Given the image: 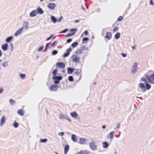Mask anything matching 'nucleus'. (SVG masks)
<instances>
[{
    "label": "nucleus",
    "mask_w": 154,
    "mask_h": 154,
    "mask_svg": "<svg viewBox=\"0 0 154 154\" xmlns=\"http://www.w3.org/2000/svg\"><path fill=\"white\" fill-rule=\"evenodd\" d=\"M145 78L147 79L148 82L151 84H154V73L152 75H149L147 73H146L145 75Z\"/></svg>",
    "instance_id": "nucleus-1"
},
{
    "label": "nucleus",
    "mask_w": 154,
    "mask_h": 154,
    "mask_svg": "<svg viewBox=\"0 0 154 154\" xmlns=\"http://www.w3.org/2000/svg\"><path fill=\"white\" fill-rule=\"evenodd\" d=\"M75 76L77 81L80 80L82 77V72L80 70L77 69L74 72Z\"/></svg>",
    "instance_id": "nucleus-2"
},
{
    "label": "nucleus",
    "mask_w": 154,
    "mask_h": 154,
    "mask_svg": "<svg viewBox=\"0 0 154 154\" xmlns=\"http://www.w3.org/2000/svg\"><path fill=\"white\" fill-rule=\"evenodd\" d=\"M72 61L75 63L80 62V57L76 55H73L71 57Z\"/></svg>",
    "instance_id": "nucleus-3"
},
{
    "label": "nucleus",
    "mask_w": 154,
    "mask_h": 154,
    "mask_svg": "<svg viewBox=\"0 0 154 154\" xmlns=\"http://www.w3.org/2000/svg\"><path fill=\"white\" fill-rule=\"evenodd\" d=\"M141 80L142 81L144 82V83H145L146 88L147 90L151 88V85L147 83V80L145 78L142 77L141 79Z\"/></svg>",
    "instance_id": "nucleus-4"
},
{
    "label": "nucleus",
    "mask_w": 154,
    "mask_h": 154,
    "mask_svg": "<svg viewBox=\"0 0 154 154\" xmlns=\"http://www.w3.org/2000/svg\"><path fill=\"white\" fill-rule=\"evenodd\" d=\"M90 147L92 150H95L96 149L97 146L95 145V143L94 142H91L90 143Z\"/></svg>",
    "instance_id": "nucleus-5"
},
{
    "label": "nucleus",
    "mask_w": 154,
    "mask_h": 154,
    "mask_svg": "<svg viewBox=\"0 0 154 154\" xmlns=\"http://www.w3.org/2000/svg\"><path fill=\"white\" fill-rule=\"evenodd\" d=\"M76 30V29H71L70 30V31L71 32H72L71 33H69L65 35V37H68L69 36H72L74 35L75 33V32Z\"/></svg>",
    "instance_id": "nucleus-6"
},
{
    "label": "nucleus",
    "mask_w": 154,
    "mask_h": 154,
    "mask_svg": "<svg viewBox=\"0 0 154 154\" xmlns=\"http://www.w3.org/2000/svg\"><path fill=\"white\" fill-rule=\"evenodd\" d=\"M65 67V64L63 62H58L56 64L57 68H60L61 69H63Z\"/></svg>",
    "instance_id": "nucleus-7"
},
{
    "label": "nucleus",
    "mask_w": 154,
    "mask_h": 154,
    "mask_svg": "<svg viewBox=\"0 0 154 154\" xmlns=\"http://www.w3.org/2000/svg\"><path fill=\"white\" fill-rule=\"evenodd\" d=\"M85 50V47L84 46L82 47L79 49L77 50L75 52L76 54L79 55L83 53L84 51Z\"/></svg>",
    "instance_id": "nucleus-8"
},
{
    "label": "nucleus",
    "mask_w": 154,
    "mask_h": 154,
    "mask_svg": "<svg viewBox=\"0 0 154 154\" xmlns=\"http://www.w3.org/2000/svg\"><path fill=\"white\" fill-rule=\"evenodd\" d=\"M58 86L56 85H52L50 88V89L51 91H55L57 90Z\"/></svg>",
    "instance_id": "nucleus-9"
},
{
    "label": "nucleus",
    "mask_w": 154,
    "mask_h": 154,
    "mask_svg": "<svg viewBox=\"0 0 154 154\" xmlns=\"http://www.w3.org/2000/svg\"><path fill=\"white\" fill-rule=\"evenodd\" d=\"M17 113L21 116H23L24 115V110L23 109H20L18 110Z\"/></svg>",
    "instance_id": "nucleus-10"
},
{
    "label": "nucleus",
    "mask_w": 154,
    "mask_h": 154,
    "mask_svg": "<svg viewBox=\"0 0 154 154\" xmlns=\"http://www.w3.org/2000/svg\"><path fill=\"white\" fill-rule=\"evenodd\" d=\"M86 140L84 138H81L79 140V143L81 144H84L86 143Z\"/></svg>",
    "instance_id": "nucleus-11"
},
{
    "label": "nucleus",
    "mask_w": 154,
    "mask_h": 154,
    "mask_svg": "<svg viewBox=\"0 0 154 154\" xmlns=\"http://www.w3.org/2000/svg\"><path fill=\"white\" fill-rule=\"evenodd\" d=\"M23 27H22L20 28L18 30H17L16 32V33L15 34V35L17 36L21 34L23 31Z\"/></svg>",
    "instance_id": "nucleus-12"
},
{
    "label": "nucleus",
    "mask_w": 154,
    "mask_h": 154,
    "mask_svg": "<svg viewBox=\"0 0 154 154\" xmlns=\"http://www.w3.org/2000/svg\"><path fill=\"white\" fill-rule=\"evenodd\" d=\"M105 37L108 39H110L112 38V33L110 32H106Z\"/></svg>",
    "instance_id": "nucleus-13"
},
{
    "label": "nucleus",
    "mask_w": 154,
    "mask_h": 154,
    "mask_svg": "<svg viewBox=\"0 0 154 154\" xmlns=\"http://www.w3.org/2000/svg\"><path fill=\"white\" fill-rule=\"evenodd\" d=\"M71 116L75 119H76L78 116V115L75 112H73L70 113Z\"/></svg>",
    "instance_id": "nucleus-14"
},
{
    "label": "nucleus",
    "mask_w": 154,
    "mask_h": 154,
    "mask_svg": "<svg viewBox=\"0 0 154 154\" xmlns=\"http://www.w3.org/2000/svg\"><path fill=\"white\" fill-rule=\"evenodd\" d=\"M48 7L51 9H53L55 7L56 5L54 3H50L48 5Z\"/></svg>",
    "instance_id": "nucleus-15"
},
{
    "label": "nucleus",
    "mask_w": 154,
    "mask_h": 154,
    "mask_svg": "<svg viewBox=\"0 0 154 154\" xmlns=\"http://www.w3.org/2000/svg\"><path fill=\"white\" fill-rule=\"evenodd\" d=\"M139 87L144 92L145 91L146 88L143 83H140L139 84Z\"/></svg>",
    "instance_id": "nucleus-16"
},
{
    "label": "nucleus",
    "mask_w": 154,
    "mask_h": 154,
    "mask_svg": "<svg viewBox=\"0 0 154 154\" xmlns=\"http://www.w3.org/2000/svg\"><path fill=\"white\" fill-rule=\"evenodd\" d=\"M5 118L4 116H2L1 120L0 125L1 126L2 125L5 123Z\"/></svg>",
    "instance_id": "nucleus-17"
},
{
    "label": "nucleus",
    "mask_w": 154,
    "mask_h": 154,
    "mask_svg": "<svg viewBox=\"0 0 154 154\" xmlns=\"http://www.w3.org/2000/svg\"><path fill=\"white\" fill-rule=\"evenodd\" d=\"M37 14V11L36 10H34L30 13V15L31 17H33L35 16Z\"/></svg>",
    "instance_id": "nucleus-18"
},
{
    "label": "nucleus",
    "mask_w": 154,
    "mask_h": 154,
    "mask_svg": "<svg viewBox=\"0 0 154 154\" xmlns=\"http://www.w3.org/2000/svg\"><path fill=\"white\" fill-rule=\"evenodd\" d=\"M8 47V45L7 43L4 44L2 46V49L4 51H6Z\"/></svg>",
    "instance_id": "nucleus-19"
},
{
    "label": "nucleus",
    "mask_w": 154,
    "mask_h": 154,
    "mask_svg": "<svg viewBox=\"0 0 154 154\" xmlns=\"http://www.w3.org/2000/svg\"><path fill=\"white\" fill-rule=\"evenodd\" d=\"M114 134V132L112 131L107 135V137L108 138L112 139L113 137Z\"/></svg>",
    "instance_id": "nucleus-20"
},
{
    "label": "nucleus",
    "mask_w": 154,
    "mask_h": 154,
    "mask_svg": "<svg viewBox=\"0 0 154 154\" xmlns=\"http://www.w3.org/2000/svg\"><path fill=\"white\" fill-rule=\"evenodd\" d=\"M69 145H66L64 147V153L65 154H66L67 153L69 150Z\"/></svg>",
    "instance_id": "nucleus-21"
},
{
    "label": "nucleus",
    "mask_w": 154,
    "mask_h": 154,
    "mask_svg": "<svg viewBox=\"0 0 154 154\" xmlns=\"http://www.w3.org/2000/svg\"><path fill=\"white\" fill-rule=\"evenodd\" d=\"M77 137L75 135L72 134L71 136L72 140L74 142H76L77 141Z\"/></svg>",
    "instance_id": "nucleus-22"
},
{
    "label": "nucleus",
    "mask_w": 154,
    "mask_h": 154,
    "mask_svg": "<svg viewBox=\"0 0 154 154\" xmlns=\"http://www.w3.org/2000/svg\"><path fill=\"white\" fill-rule=\"evenodd\" d=\"M74 69L73 68H68L67 69V72L68 74H71L73 71Z\"/></svg>",
    "instance_id": "nucleus-23"
},
{
    "label": "nucleus",
    "mask_w": 154,
    "mask_h": 154,
    "mask_svg": "<svg viewBox=\"0 0 154 154\" xmlns=\"http://www.w3.org/2000/svg\"><path fill=\"white\" fill-rule=\"evenodd\" d=\"M37 13H38L40 14H42L43 13V11L42 9L40 7H38L37 8Z\"/></svg>",
    "instance_id": "nucleus-24"
},
{
    "label": "nucleus",
    "mask_w": 154,
    "mask_h": 154,
    "mask_svg": "<svg viewBox=\"0 0 154 154\" xmlns=\"http://www.w3.org/2000/svg\"><path fill=\"white\" fill-rule=\"evenodd\" d=\"M28 22H24L23 23V27L26 29L28 28Z\"/></svg>",
    "instance_id": "nucleus-25"
},
{
    "label": "nucleus",
    "mask_w": 154,
    "mask_h": 154,
    "mask_svg": "<svg viewBox=\"0 0 154 154\" xmlns=\"http://www.w3.org/2000/svg\"><path fill=\"white\" fill-rule=\"evenodd\" d=\"M103 147L104 148H106L108 146V144L107 142H104L102 143Z\"/></svg>",
    "instance_id": "nucleus-26"
},
{
    "label": "nucleus",
    "mask_w": 154,
    "mask_h": 154,
    "mask_svg": "<svg viewBox=\"0 0 154 154\" xmlns=\"http://www.w3.org/2000/svg\"><path fill=\"white\" fill-rule=\"evenodd\" d=\"M12 36H10L6 38V41L7 43L9 42L12 39Z\"/></svg>",
    "instance_id": "nucleus-27"
},
{
    "label": "nucleus",
    "mask_w": 154,
    "mask_h": 154,
    "mask_svg": "<svg viewBox=\"0 0 154 154\" xmlns=\"http://www.w3.org/2000/svg\"><path fill=\"white\" fill-rule=\"evenodd\" d=\"M62 77L61 76H58L56 75L53 77V79H56L58 80H61L62 79Z\"/></svg>",
    "instance_id": "nucleus-28"
},
{
    "label": "nucleus",
    "mask_w": 154,
    "mask_h": 154,
    "mask_svg": "<svg viewBox=\"0 0 154 154\" xmlns=\"http://www.w3.org/2000/svg\"><path fill=\"white\" fill-rule=\"evenodd\" d=\"M120 36V34L119 32H117V33L115 35V38L116 39H119Z\"/></svg>",
    "instance_id": "nucleus-29"
},
{
    "label": "nucleus",
    "mask_w": 154,
    "mask_h": 154,
    "mask_svg": "<svg viewBox=\"0 0 154 154\" xmlns=\"http://www.w3.org/2000/svg\"><path fill=\"white\" fill-rule=\"evenodd\" d=\"M51 19L52 21L54 23H55L57 22L56 19L54 16H51Z\"/></svg>",
    "instance_id": "nucleus-30"
},
{
    "label": "nucleus",
    "mask_w": 154,
    "mask_h": 154,
    "mask_svg": "<svg viewBox=\"0 0 154 154\" xmlns=\"http://www.w3.org/2000/svg\"><path fill=\"white\" fill-rule=\"evenodd\" d=\"M137 68L132 66L131 73L133 74L134 73L137 71Z\"/></svg>",
    "instance_id": "nucleus-31"
},
{
    "label": "nucleus",
    "mask_w": 154,
    "mask_h": 154,
    "mask_svg": "<svg viewBox=\"0 0 154 154\" xmlns=\"http://www.w3.org/2000/svg\"><path fill=\"white\" fill-rule=\"evenodd\" d=\"M78 45V43L77 42H75L71 45L72 47L74 48L75 47Z\"/></svg>",
    "instance_id": "nucleus-32"
},
{
    "label": "nucleus",
    "mask_w": 154,
    "mask_h": 154,
    "mask_svg": "<svg viewBox=\"0 0 154 154\" xmlns=\"http://www.w3.org/2000/svg\"><path fill=\"white\" fill-rule=\"evenodd\" d=\"M9 102L12 105H14L15 103V101L12 99H10Z\"/></svg>",
    "instance_id": "nucleus-33"
},
{
    "label": "nucleus",
    "mask_w": 154,
    "mask_h": 154,
    "mask_svg": "<svg viewBox=\"0 0 154 154\" xmlns=\"http://www.w3.org/2000/svg\"><path fill=\"white\" fill-rule=\"evenodd\" d=\"M57 69H55L52 72V74H53V75L54 76L56 75V74L57 73Z\"/></svg>",
    "instance_id": "nucleus-34"
},
{
    "label": "nucleus",
    "mask_w": 154,
    "mask_h": 154,
    "mask_svg": "<svg viewBox=\"0 0 154 154\" xmlns=\"http://www.w3.org/2000/svg\"><path fill=\"white\" fill-rule=\"evenodd\" d=\"M68 80L70 82H73V79L72 76H69L68 77Z\"/></svg>",
    "instance_id": "nucleus-35"
},
{
    "label": "nucleus",
    "mask_w": 154,
    "mask_h": 154,
    "mask_svg": "<svg viewBox=\"0 0 154 154\" xmlns=\"http://www.w3.org/2000/svg\"><path fill=\"white\" fill-rule=\"evenodd\" d=\"M13 125L15 128H17L19 124L18 123L15 122L13 124Z\"/></svg>",
    "instance_id": "nucleus-36"
},
{
    "label": "nucleus",
    "mask_w": 154,
    "mask_h": 154,
    "mask_svg": "<svg viewBox=\"0 0 154 154\" xmlns=\"http://www.w3.org/2000/svg\"><path fill=\"white\" fill-rule=\"evenodd\" d=\"M47 141V139H41L40 140V142L41 143H45Z\"/></svg>",
    "instance_id": "nucleus-37"
},
{
    "label": "nucleus",
    "mask_w": 154,
    "mask_h": 154,
    "mask_svg": "<svg viewBox=\"0 0 154 154\" xmlns=\"http://www.w3.org/2000/svg\"><path fill=\"white\" fill-rule=\"evenodd\" d=\"M88 40L89 39L87 37L84 38L82 39V42L83 43H85V42H84L88 41Z\"/></svg>",
    "instance_id": "nucleus-38"
},
{
    "label": "nucleus",
    "mask_w": 154,
    "mask_h": 154,
    "mask_svg": "<svg viewBox=\"0 0 154 154\" xmlns=\"http://www.w3.org/2000/svg\"><path fill=\"white\" fill-rule=\"evenodd\" d=\"M59 118L60 119H63L65 118V117L62 114H60L59 116Z\"/></svg>",
    "instance_id": "nucleus-39"
},
{
    "label": "nucleus",
    "mask_w": 154,
    "mask_h": 154,
    "mask_svg": "<svg viewBox=\"0 0 154 154\" xmlns=\"http://www.w3.org/2000/svg\"><path fill=\"white\" fill-rule=\"evenodd\" d=\"M8 63L7 62H4L3 63V66L4 67H6L8 66Z\"/></svg>",
    "instance_id": "nucleus-40"
},
{
    "label": "nucleus",
    "mask_w": 154,
    "mask_h": 154,
    "mask_svg": "<svg viewBox=\"0 0 154 154\" xmlns=\"http://www.w3.org/2000/svg\"><path fill=\"white\" fill-rule=\"evenodd\" d=\"M68 30V29H65L63 30V31H62L61 32H60L59 33H65Z\"/></svg>",
    "instance_id": "nucleus-41"
},
{
    "label": "nucleus",
    "mask_w": 154,
    "mask_h": 154,
    "mask_svg": "<svg viewBox=\"0 0 154 154\" xmlns=\"http://www.w3.org/2000/svg\"><path fill=\"white\" fill-rule=\"evenodd\" d=\"M20 76L22 79H23L25 78L26 75L25 74H21L20 75Z\"/></svg>",
    "instance_id": "nucleus-42"
},
{
    "label": "nucleus",
    "mask_w": 154,
    "mask_h": 154,
    "mask_svg": "<svg viewBox=\"0 0 154 154\" xmlns=\"http://www.w3.org/2000/svg\"><path fill=\"white\" fill-rule=\"evenodd\" d=\"M69 52H66L63 55V57H67L69 55Z\"/></svg>",
    "instance_id": "nucleus-43"
},
{
    "label": "nucleus",
    "mask_w": 154,
    "mask_h": 154,
    "mask_svg": "<svg viewBox=\"0 0 154 154\" xmlns=\"http://www.w3.org/2000/svg\"><path fill=\"white\" fill-rule=\"evenodd\" d=\"M57 50H54L52 52V54L53 55H55L57 53Z\"/></svg>",
    "instance_id": "nucleus-44"
},
{
    "label": "nucleus",
    "mask_w": 154,
    "mask_h": 154,
    "mask_svg": "<svg viewBox=\"0 0 154 154\" xmlns=\"http://www.w3.org/2000/svg\"><path fill=\"white\" fill-rule=\"evenodd\" d=\"M119 29V28L117 27H115L114 28V29L113 30V32H116V31L118 30Z\"/></svg>",
    "instance_id": "nucleus-45"
},
{
    "label": "nucleus",
    "mask_w": 154,
    "mask_h": 154,
    "mask_svg": "<svg viewBox=\"0 0 154 154\" xmlns=\"http://www.w3.org/2000/svg\"><path fill=\"white\" fill-rule=\"evenodd\" d=\"M54 81V83L55 84H58L59 83L60 80L56 79H53Z\"/></svg>",
    "instance_id": "nucleus-46"
},
{
    "label": "nucleus",
    "mask_w": 154,
    "mask_h": 154,
    "mask_svg": "<svg viewBox=\"0 0 154 154\" xmlns=\"http://www.w3.org/2000/svg\"><path fill=\"white\" fill-rule=\"evenodd\" d=\"M57 43L56 41H55L53 43L51 44V46L52 47H54L55 46V45Z\"/></svg>",
    "instance_id": "nucleus-47"
},
{
    "label": "nucleus",
    "mask_w": 154,
    "mask_h": 154,
    "mask_svg": "<svg viewBox=\"0 0 154 154\" xmlns=\"http://www.w3.org/2000/svg\"><path fill=\"white\" fill-rule=\"evenodd\" d=\"M65 119H66L69 122H71V119L68 116H67L66 117H65Z\"/></svg>",
    "instance_id": "nucleus-48"
},
{
    "label": "nucleus",
    "mask_w": 154,
    "mask_h": 154,
    "mask_svg": "<svg viewBox=\"0 0 154 154\" xmlns=\"http://www.w3.org/2000/svg\"><path fill=\"white\" fill-rule=\"evenodd\" d=\"M53 36V35H50V36L48 38L46 39V41H48V40H50V39H51L52 38V37Z\"/></svg>",
    "instance_id": "nucleus-49"
},
{
    "label": "nucleus",
    "mask_w": 154,
    "mask_h": 154,
    "mask_svg": "<svg viewBox=\"0 0 154 154\" xmlns=\"http://www.w3.org/2000/svg\"><path fill=\"white\" fill-rule=\"evenodd\" d=\"M123 19V17L122 16H119L118 19H117V20L118 21H121Z\"/></svg>",
    "instance_id": "nucleus-50"
},
{
    "label": "nucleus",
    "mask_w": 154,
    "mask_h": 154,
    "mask_svg": "<svg viewBox=\"0 0 154 154\" xmlns=\"http://www.w3.org/2000/svg\"><path fill=\"white\" fill-rule=\"evenodd\" d=\"M58 134L59 136H63L64 135V133L63 132H60Z\"/></svg>",
    "instance_id": "nucleus-51"
},
{
    "label": "nucleus",
    "mask_w": 154,
    "mask_h": 154,
    "mask_svg": "<svg viewBox=\"0 0 154 154\" xmlns=\"http://www.w3.org/2000/svg\"><path fill=\"white\" fill-rule=\"evenodd\" d=\"M43 48V47H40L38 49V51H42Z\"/></svg>",
    "instance_id": "nucleus-52"
},
{
    "label": "nucleus",
    "mask_w": 154,
    "mask_h": 154,
    "mask_svg": "<svg viewBox=\"0 0 154 154\" xmlns=\"http://www.w3.org/2000/svg\"><path fill=\"white\" fill-rule=\"evenodd\" d=\"M72 40V38L69 39H68L66 41V42L67 43H69Z\"/></svg>",
    "instance_id": "nucleus-53"
},
{
    "label": "nucleus",
    "mask_w": 154,
    "mask_h": 154,
    "mask_svg": "<svg viewBox=\"0 0 154 154\" xmlns=\"http://www.w3.org/2000/svg\"><path fill=\"white\" fill-rule=\"evenodd\" d=\"M71 50H72V49L71 48H69L66 50V51L67 52L69 53V52L70 51H71Z\"/></svg>",
    "instance_id": "nucleus-54"
},
{
    "label": "nucleus",
    "mask_w": 154,
    "mask_h": 154,
    "mask_svg": "<svg viewBox=\"0 0 154 154\" xmlns=\"http://www.w3.org/2000/svg\"><path fill=\"white\" fill-rule=\"evenodd\" d=\"M137 63H134L133 66L137 68Z\"/></svg>",
    "instance_id": "nucleus-55"
},
{
    "label": "nucleus",
    "mask_w": 154,
    "mask_h": 154,
    "mask_svg": "<svg viewBox=\"0 0 154 154\" xmlns=\"http://www.w3.org/2000/svg\"><path fill=\"white\" fill-rule=\"evenodd\" d=\"M63 18V17L62 16H60V18L58 19V22H60L61 21V20H62V19Z\"/></svg>",
    "instance_id": "nucleus-56"
},
{
    "label": "nucleus",
    "mask_w": 154,
    "mask_h": 154,
    "mask_svg": "<svg viewBox=\"0 0 154 154\" xmlns=\"http://www.w3.org/2000/svg\"><path fill=\"white\" fill-rule=\"evenodd\" d=\"M120 126V125L119 123H118L117 125V127L116 128H117L119 129Z\"/></svg>",
    "instance_id": "nucleus-57"
},
{
    "label": "nucleus",
    "mask_w": 154,
    "mask_h": 154,
    "mask_svg": "<svg viewBox=\"0 0 154 154\" xmlns=\"http://www.w3.org/2000/svg\"><path fill=\"white\" fill-rule=\"evenodd\" d=\"M150 4L152 5H154V4L153 3V1L152 0H150Z\"/></svg>",
    "instance_id": "nucleus-58"
},
{
    "label": "nucleus",
    "mask_w": 154,
    "mask_h": 154,
    "mask_svg": "<svg viewBox=\"0 0 154 154\" xmlns=\"http://www.w3.org/2000/svg\"><path fill=\"white\" fill-rule=\"evenodd\" d=\"M84 34H85V35H88V32L87 30H85L84 32Z\"/></svg>",
    "instance_id": "nucleus-59"
},
{
    "label": "nucleus",
    "mask_w": 154,
    "mask_h": 154,
    "mask_svg": "<svg viewBox=\"0 0 154 154\" xmlns=\"http://www.w3.org/2000/svg\"><path fill=\"white\" fill-rule=\"evenodd\" d=\"M122 55L123 57H125L126 56V54L123 53L122 54Z\"/></svg>",
    "instance_id": "nucleus-60"
},
{
    "label": "nucleus",
    "mask_w": 154,
    "mask_h": 154,
    "mask_svg": "<svg viewBox=\"0 0 154 154\" xmlns=\"http://www.w3.org/2000/svg\"><path fill=\"white\" fill-rule=\"evenodd\" d=\"M3 91V89L2 88H1L0 89V94L2 93Z\"/></svg>",
    "instance_id": "nucleus-61"
},
{
    "label": "nucleus",
    "mask_w": 154,
    "mask_h": 154,
    "mask_svg": "<svg viewBox=\"0 0 154 154\" xmlns=\"http://www.w3.org/2000/svg\"><path fill=\"white\" fill-rule=\"evenodd\" d=\"M131 48L133 50H134L135 49V46H132L131 47Z\"/></svg>",
    "instance_id": "nucleus-62"
},
{
    "label": "nucleus",
    "mask_w": 154,
    "mask_h": 154,
    "mask_svg": "<svg viewBox=\"0 0 154 154\" xmlns=\"http://www.w3.org/2000/svg\"><path fill=\"white\" fill-rule=\"evenodd\" d=\"M2 55V52L1 50H0V57H1Z\"/></svg>",
    "instance_id": "nucleus-63"
},
{
    "label": "nucleus",
    "mask_w": 154,
    "mask_h": 154,
    "mask_svg": "<svg viewBox=\"0 0 154 154\" xmlns=\"http://www.w3.org/2000/svg\"><path fill=\"white\" fill-rule=\"evenodd\" d=\"M79 22V20H75V23H78V22Z\"/></svg>",
    "instance_id": "nucleus-64"
}]
</instances>
